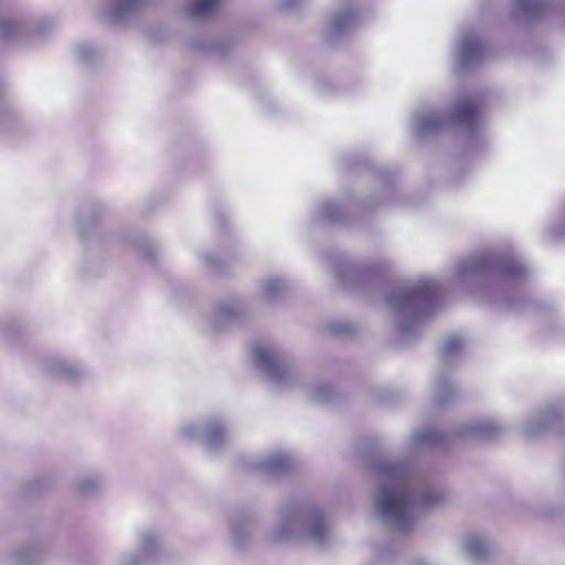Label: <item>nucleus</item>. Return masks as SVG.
<instances>
[{"mask_svg":"<svg viewBox=\"0 0 565 565\" xmlns=\"http://www.w3.org/2000/svg\"><path fill=\"white\" fill-rule=\"evenodd\" d=\"M436 294H437V287L433 282L426 281L424 284H420L416 288L409 290L407 292L406 297L407 298L422 297V296L435 297Z\"/></svg>","mask_w":565,"mask_h":565,"instance_id":"13","label":"nucleus"},{"mask_svg":"<svg viewBox=\"0 0 565 565\" xmlns=\"http://www.w3.org/2000/svg\"><path fill=\"white\" fill-rule=\"evenodd\" d=\"M210 434H211V439L216 440L218 438V436L223 435V429L221 427H214L211 429Z\"/></svg>","mask_w":565,"mask_h":565,"instance_id":"22","label":"nucleus"},{"mask_svg":"<svg viewBox=\"0 0 565 565\" xmlns=\"http://www.w3.org/2000/svg\"><path fill=\"white\" fill-rule=\"evenodd\" d=\"M0 329H1L2 334L4 337H7V330H6L4 326H1Z\"/></svg>","mask_w":565,"mask_h":565,"instance_id":"24","label":"nucleus"},{"mask_svg":"<svg viewBox=\"0 0 565 565\" xmlns=\"http://www.w3.org/2000/svg\"><path fill=\"white\" fill-rule=\"evenodd\" d=\"M141 0H105L97 10L99 21L111 25H126L138 13Z\"/></svg>","mask_w":565,"mask_h":565,"instance_id":"3","label":"nucleus"},{"mask_svg":"<svg viewBox=\"0 0 565 565\" xmlns=\"http://www.w3.org/2000/svg\"><path fill=\"white\" fill-rule=\"evenodd\" d=\"M541 7V0H519V8L525 12H535Z\"/></svg>","mask_w":565,"mask_h":565,"instance_id":"21","label":"nucleus"},{"mask_svg":"<svg viewBox=\"0 0 565 565\" xmlns=\"http://www.w3.org/2000/svg\"><path fill=\"white\" fill-rule=\"evenodd\" d=\"M54 30V22L49 18L25 22L11 15L0 14V41L21 42L39 45Z\"/></svg>","mask_w":565,"mask_h":565,"instance_id":"2","label":"nucleus"},{"mask_svg":"<svg viewBox=\"0 0 565 565\" xmlns=\"http://www.w3.org/2000/svg\"><path fill=\"white\" fill-rule=\"evenodd\" d=\"M289 465H290V461H289L288 457H286L284 455H279V456L271 458L267 463L268 469L273 472L285 471L289 467Z\"/></svg>","mask_w":565,"mask_h":565,"instance_id":"17","label":"nucleus"},{"mask_svg":"<svg viewBox=\"0 0 565 565\" xmlns=\"http://www.w3.org/2000/svg\"><path fill=\"white\" fill-rule=\"evenodd\" d=\"M102 484V477L97 475L86 476L78 480L77 490L82 493H90L98 490Z\"/></svg>","mask_w":565,"mask_h":565,"instance_id":"12","label":"nucleus"},{"mask_svg":"<svg viewBox=\"0 0 565 565\" xmlns=\"http://www.w3.org/2000/svg\"><path fill=\"white\" fill-rule=\"evenodd\" d=\"M382 473L387 487L382 489L377 507L399 530L408 529L415 509L431 507L439 500L438 495L430 493L415 497L408 489V481L401 465L383 467Z\"/></svg>","mask_w":565,"mask_h":565,"instance_id":"1","label":"nucleus"},{"mask_svg":"<svg viewBox=\"0 0 565 565\" xmlns=\"http://www.w3.org/2000/svg\"><path fill=\"white\" fill-rule=\"evenodd\" d=\"M141 552L139 548H135L121 554L119 558V565H140Z\"/></svg>","mask_w":565,"mask_h":565,"instance_id":"16","label":"nucleus"},{"mask_svg":"<svg viewBox=\"0 0 565 565\" xmlns=\"http://www.w3.org/2000/svg\"><path fill=\"white\" fill-rule=\"evenodd\" d=\"M222 0H195L191 6V12L195 17H205L217 9Z\"/></svg>","mask_w":565,"mask_h":565,"instance_id":"11","label":"nucleus"},{"mask_svg":"<svg viewBox=\"0 0 565 565\" xmlns=\"http://www.w3.org/2000/svg\"><path fill=\"white\" fill-rule=\"evenodd\" d=\"M462 344V341L457 337H450L444 344V354H451L456 352Z\"/></svg>","mask_w":565,"mask_h":565,"instance_id":"20","label":"nucleus"},{"mask_svg":"<svg viewBox=\"0 0 565 565\" xmlns=\"http://www.w3.org/2000/svg\"><path fill=\"white\" fill-rule=\"evenodd\" d=\"M497 427L493 424H488L487 426L480 427V430L487 433V431H494Z\"/></svg>","mask_w":565,"mask_h":565,"instance_id":"23","label":"nucleus"},{"mask_svg":"<svg viewBox=\"0 0 565 565\" xmlns=\"http://www.w3.org/2000/svg\"><path fill=\"white\" fill-rule=\"evenodd\" d=\"M416 444H436L440 439V434L433 429H424L415 434Z\"/></svg>","mask_w":565,"mask_h":565,"instance_id":"14","label":"nucleus"},{"mask_svg":"<svg viewBox=\"0 0 565 565\" xmlns=\"http://www.w3.org/2000/svg\"><path fill=\"white\" fill-rule=\"evenodd\" d=\"M36 559V552L30 547L17 550L11 554L10 565H32Z\"/></svg>","mask_w":565,"mask_h":565,"instance_id":"10","label":"nucleus"},{"mask_svg":"<svg viewBox=\"0 0 565 565\" xmlns=\"http://www.w3.org/2000/svg\"><path fill=\"white\" fill-rule=\"evenodd\" d=\"M17 120L15 114L0 106V125L9 128Z\"/></svg>","mask_w":565,"mask_h":565,"instance_id":"19","label":"nucleus"},{"mask_svg":"<svg viewBox=\"0 0 565 565\" xmlns=\"http://www.w3.org/2000/svg\"><path fill=\"white\" fill-rule=\"evenodd\" d=\"M45 370L52 376L68 381H78L88 375V371L81 362L65 358H52L47 360Z\"/></svg>","mask_w":565,"mask_h":565,"instance_id":"4","label":"nucleus"},{"mask_svg":"<svg viewBox=\"0 0 565 565\" xmlns=\"http://www.w3.org/2000/svg\"><path fill=\"white\" fill-rule=\"evenodd\" d=\"M481 43L475 39H467L463 43V54L466 58L478 57L482 54Z\"/></svg>","mask_w":565,"mask_h":565,"instance_id":"15","label":"nucleus"},{"mask_svg":"<svg viewBox=\"0 0 565 565\" xmlns=\"http://www.w3.org/2000/svg\"><path fill=\"white\" fill-rule=\"evenodd\" d=\"M479 105L472 100L460 103L455 111V118L459 124L470 126L479 117Z\"/></svg>","mask_w":565,"mask_h":565,"instance_id":"7","label":"nucleus"},{"mask_svg":"<svg viewBox=\"0 0 565 565\" xmlns=\"http://www.w3.org/2000/svg\"><path fill=\"white\" fill-rule=\"evenodd\" d=\"M78 62L84 65H93L103 57V50L93 43H79L75 47Z\"/></svg>","mask_w":565,"mask_h":565,"instance_id":"6","label":"nucleus"},{"mask_svg":"<svg viewBox=\"0 0 565 565\" xmlns=\"http://www.w3.org/2000/svg\"><path fill=\"white\" fill-rule=\"evenodd\" d=\"M254 356L258 365L267 370L271 375L282 376L280 372L281 361L277 352L266 348H256Z\"/></svg>","mask_w":565,"mask_h":565,"instance_id":"5","label":"nucleus"},{"mask_svg":"<svg viewBox=\"0 0 565 565\" xmlns=\"http://www.w3.org/2000/svg\"><path fill=\"white\" fill-rule=\"evenodd\" d=\"M326 525L320 515H317L312 525H311V534L319 541H323L326 537Z\"/></svg>","mask_w":565,"mask_h":565,"instance_id":"18","label":"nucleus"},{"mask_svg":"<svg viewBox=\"0 0 565 565\" xmlns=\"http://www.w3.org/2000/svg\"><path fill=\"white\" fill-rule=\"evenodd\" d=\"M93 216L94 211L90 210H83L78 215L77 230L83 238H89L96 230V222Z\"/></svg>","mask_w":565,"mask_h":565,"instance_id":"9","label":"nucleus"},{"mask_svg":"<svg viewBox=\"0 0 565 565\" xmlns=\"http://www.w3.org/2000/svg\"><path fill=\"white\" fill-rule=\"evenodd\" d=\"M119 239L121 246L125 249L139 253L141 244L140 234L137 226L124 228L120 233Z\"/></svg>","mask_w":565,"mask_h":565,"instance_id":"8","label":"nucleus"}]
</instances>
